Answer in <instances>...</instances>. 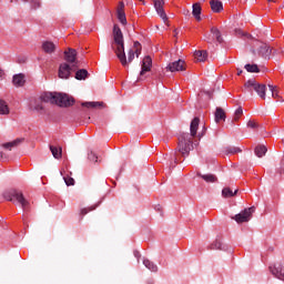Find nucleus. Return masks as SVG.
Returning <instances> with one entry per match:
<instances>
[{
  "instance_id": "1",
  "label": "nucleus",
  "mask_w": 284,
  "mask_h": 284,
  "mask_svg": "<svg viewBox=\"0 0 284 284\" xmlns=\"http://www.w3.org/2000/svg\"><path fill=\"white\" fill-rule=\"evenodd\" d=\"M113 40L116 44V48L114 49V44H112V48L123 68H128L129 63H132L134 61V50L130 49L128 52V57L125 55V44L123 41V32L121 31V28L118 27V24L113 26Z\"/></svg>"
},
{
  "instance_id": "2",
  "label": "nucleus",
  "mask_w": 284,
  "mask_h": 284,
  "mask_svg": "<svg viewBox=\"0 0 284 284\" xmlns=\"http://www.w3.org/2000/svg\"><path fill=\"white\" fill-rule=\"evenodd\" d=\"M199 123H201V120L199 118H194L190 125L191 133H182L179 136L178 150L182 156H190V152L193 148L192 139L196 136V132L199 131Z\"/></svg>"
},
{
  "instance_id": "3",
  "label": "nucleus",
  "mask_w": 284,
  "mask_h": 284,
  "mask_svg": "<svg viewBox=\"0 0 284 284\" xmlns=\"http://www.w3.org/2000/svg\"><path fill=\"white\" fill-rule=\"evenodd\" d=\"M42 103H51L52 105H59V108H70L74 105V98L59 92H43L40 95Z\"/></svg>"
},
{
  "instance_id": "4",
  "label": "nucleus",
  "mask_w": 284,
  "mask_h": 284,
  "mask_svg": "<svg viewBox=\"0 0 284 284\" xmlns=\"http://www.w3.org/2000/svg\"><path fill=\"white\" fill-rule=\"evenodd\" d=\"M2 196L6 201H13L16 199L24 213L30 212V201L26 200L22 192L16 189H9L2 193Z\"/></svg>"
},
{
  "instance_id": "5",
  "label": "nucleus",
  "mask_w": 284,
  "mask_h": 284,
  "mask_svg": "<svg viewBox=\"0 0 284 284\" xmlns=\"http://www.w3.org/2000/svg\"><path fill=\"white\" fill-rule=\"evenodd\" d=\"M256 212V207L251 206L244 209L241 213L235 214L232 219L237 223H248L252 220V214Z\"/></svg>"
},
{
  "instance_id": "6",
  "label": "nucleus",
  "mask_w": 284,
  "mask_h": 284,
  "mask_svg": "<svg viewBox=\"0 0 284 284\" xmlns=\"http://www.w3.org/2000/svg\"><path fill=\"white\" fill-rule=\"evenodd\" d=\"M77 70V67H70L68 62H63L59 65L58 77L59 79H70L72 72Z\"/></svg>"
},
{
  "instance_id": "7",
  "label": "nucleus",
  "mask_w": 284,
  "mask_h": 284,
  "mask_svg": "<svg viewBox=\"0 0 284 284\" xmlns=\"http://www.w3.org/2000/svg\"><path fill=\"white\" fill-rule=\"evenodd\" d=\"M153 6L160 19H162V21L166 23L168 14L165 13V9H163V6H165V0H153Z\"/></svg>"
},
{
  "instance_id": "8",
  "label": "nucleus",
  "mask_w": 284,
  "mask_h": 284,
  "mask_svg": "<svg viewBox=\"0 0 284 284\" xmlns=\"http://www.w3.org/2000/svg\"><path fill=\"white\" fill-rule=\"evenodd\" d=\"M64 61L71 64L72 68H79V61L77 60V50L69 48L68 51H64Z\"/></svg>"
},
{
  "instance_id": "9",
  "label": "nucleus",
  "mask_w": 284,
  "mask_h": 284,
  "mask_svg": "<svg viewBox=\"0 0 284 284\" xmlns=\"http://www.w3.org/2000/svg\"><path fill=\"white\" fill-rule=\"evenodd\" d=\"M166 68L170 72H184L185 61L180 59L178 61L169 63V65Z\"/></svg>"
},
{
  "instance_id": "10",
  "label": "nucleus",
  "mask_w": 284,
  "mask_h": 284,
  "mask_svg": "<svg viewBox=\"0 0 284 284\" xmlns=\"http://www.w3.org/2000/svg\"><path fill=\"white\" fill-rule=\"evenodd\" d=\"M270 270L275 278L284 281V264L271 266Z\"/></svg>"
},
{
  "instance_id": "11",
  "label": "nucleus",
  "mask_w": 284,
  "mask_h": 284,
  "mask_svg": "<svg viewBox=\"0 0 284 284\" xmlns=\"http://www.w3.org/2000/svg\"><path fill=\"white\" fill-rule=\"evenodd\" d=\"M152 70V58L146 55L142 61V69L140 71V77H143L145 72H150Z\"/></svg>"
},
{
  "instance_id": "12",
  "label": "nucleus",
  "mask_w": 284,
  "mask_h": 284,
  "mask_svg": "<svg viewBox=\"0 0 284 284\" xmlns=\"http://www.w3.org/2000/svg\"><path fill=\"white\" fill-rule=\"evenodd\" d=\"M42 50L45 54H54L57 52V44L52 41L42 42Z\"/></svg>"
},
{
  "instance_id": "13",
  "label": "nucleus",
  "mask_w": 284,
  "mask_h": 284,
  "mask_svg": "<svg viewBox=\"0 0 284 284\" xmlns=\"http://www.w3.org/2000/svg\"><path fill=\"white\" fill-rule=\"evenodd\" d=\"M12 83L16 88H23L26 85V75L23 73L13 75Z\"/></svg>"
},
{
  "instance_id": "14",
  "label": "nucleus",
  "mask_w": 284,
  "mask_h": 284,
  "mask_svg": "<svg viewBox=\"0 0 284 284\" xmlns=\"http://www.w3.org/2000/svg\"><path fill=\"white\" fill-rule=\"evenodd\" d=\"M260 57H263V59H270L272 54V49H270V45L262 43L258 49Z\"/></svg>"
},
{
  "instance_id": "15",
  "label": "nucleus",
  "mask_w": 284,
  "mask_h": 284,
  "mask_svg": "<svg viewBox=\"0 0 284 284\" xmlns=\"http://www.w3.org/2000/svg\"><path fill=\"white\" fill-rule=\"evenodd\" d=\"M212 12L219 13L223 12V2L220 0H211L210 1Z\"/></svg>"
},
{
  "instance_id": "16",
  "label": "nucleus",
  "mask_w": 284,
  "mask_h": 284,
  "mask_svg": "<svg viewBox=\"0 0 284 284\" xmlns=\"http://www.w3.org/2000/svg\"><path fill=\"white\" fill-rule=\"evenodd\" d=\"M201 12H202L201 3L199 2L193 3L192 14L196 21H201Z\"/></svg>"
},
{
  "instance_id": "17",
  "label": "nucleus",
  "mask_w": 284,
  "mask_h": 284,
  "mask_svg": "<svg viewBox=\"0 0 284 284\" xmlns=\"http://www.w3.org/2000/svg\"><path fill=\"white\" fill-rule=\"evenodd\" d=\"M24 139L23 138H18L13 140L12 142H7L3 144V148L6 150H12V148H18V145H21L23 143Z\"/></svg>"
},
{
  "instance_id": "18",
  "label": "nucleus",
  "mask_w": 284,
  "mask_h": 284,
  "mask_svg": "<svg viewBox=\"0 0 284 284\" xmlns=\"http://www.w3.org/2000/svg\"><path fill=\"white\" fill-rule=\"evenodd\" d=\"M215 123H221V121H225V110L223 108L217 106L215 110Z\"/></svg>"
},
{
  "instance_id": "19",
  "label": "nucleus",
  "mask_w": 284,
  "mask_h": 284,
  "mask_svg": "<svg viewBox=\"0 0 284 284\" xmlns=\"http://www.w3.org/2000/svg\"><path fill=\"white\" fill-rule=\"evenodd\" d=\"M50 152L53 159H61L63 156V149L61 146L50 145Z\"/></svg>"
},
{
  "instance_id": "20",
  "label": "nucleus",
  "mask_w": 284,
  "mask_h": 284,
  "mask_svg": "<svg viewBox=\"0 0 284 284\" xmlns=\"http://www.w3.org/2000/svg\"><path fill=\"white\" fill-rule=\"evenodd\" d=\"M7 114H10V106H8L6 100H0V115L7 116Z\"/></svg>"
},
{
  "instance_id": "21",
  "label": "nucleus",
  "mask_w": 284,
  "mask_h": 284,
  "mask_svg": "<svg viewBox=\"0 0 284 284\" xmlns=\"http://www.w3.org/2000/svg\"><path fill=\"white\" fill-rule=\"evenodd\" d=\"M197 176L203 179V181H205L206 183H216V181H219V179L214 174H201V173H197Z\"/></svg>"
},
{
  "instance_id": "22",
  "label": "nucleus",
  "mask_w": 284,
  "mask_h": 284,
  "mask_svg": "<svg viewBox=\"0 0 284 284\" xmlns=\"http://www.w3.org/2000/svg\"><path fill=\"white\" fill-rule=\"evenodd\" d=\"M254 152L258 156V159H263V156L267 154V146L260 144L255 148Z\"/></svg>"
},
{
  "instance_id": "23",
  "label": "nucleus",
  "mask_w": 284,
  "mask_h": 284,
  "mask_svg": "<svg viewBox=\"0 0 284 284\" xmlns=\"http://www.w3.org/2000/svg\"><path fill=\"white\" fill-rule=\"evenodd\" d=\"M31 110H36V112H40L41 114H43L45 108L43 106L40 98L39 100H34L33 105H31Z\"/></svg>"
},
{
  "instance_id": "24",
  "label": "nucleus",
  "mask_w": 284,
  "mask_h": 284,
  "mask_svg": "<svg viewBox=\"0 0 284 284\" xmlns=\"http://www.w3.org/2000/svg\"><path fill=\"white\" fill-rule=\"evenodd\" d=\"M143 265L150 270V272H159V266H156V264H154V262L145 258L143 260Z\"/></svg>"
},
{
  "instance_id": "25",
  "label": "nucleus",
  "mask_w": 284,
  "mask_h": 284,
  "mask_svg": "<svg viewBox=\"0 0 284 284\" xmlns=\"http://www.w3.org/2000/svg\"><path fill=\"white\" fill-rule=\"evenodd\" d=\"M237 192H239V190H235V192H233L232 189H230V187H224V189L222 190V196H223L224 199H232V196H236Z\"/></svg>"
},
{
  "instance_id": "26",
  "label": "nucleus",
  "mask_w": 284,
  "mask_h": 284,
  "mask_svg": "<svg viewBox=\"0 0 284 284\" xmlns=\"http://www.w3.org/2000/svg\"><path fill=\"white\" fill-rule=\"evenodd\" d=\"M88 70L85 69H80L75 72V79L78 81H84V79H88Z\"/></svg>"
},
{
  "instance_id": "27",
  "label": "nucleus",
  "mask_w": 284,
  "mask_h": 284,
  "mask_svg": "<svg viewBox=\"0 0 284 284\" xmlns=\"http://www.w3.org/2000/svg\"><path fill=\"white\" fill-rule=\"evenodd\" d=\"M254 90L256 91L261 99H265V91L267 90V87H265V84L257 83Z\"/></svg>"
},
{
  "instance_id": "28",
  "label": "nucleus",
  "mask_w": 284,
  "mask_h": 284,
  "mask_svg": "<svg viewBox=\"0 0 284 284\" xmlns=\"http://www.w3.org/2000/svg\"><path fill=\"white\" fill-rule=\"evenodd\" d=\"M194 57L196 61L204 62L207 59V51H195Z\"/></svg>"
},
{
  "instance_id": "29",
  "label": "nucleus",
  "mask_w": 284,
  "mask_h": 284,
  "mask_svg": "<svg viewBox=\"0 0 284 284\" xmlns=\"http://www.w3.org/2000/svg\"><path fill=\"white\" fill-rule=\"evenodd\" d=\"M82 108H105L103 102H82Z\"/></svg>"
},
{
  "instance_id": "30",
  "label": "nucleus",
  "mask_w": 284,
  "mask_h": 284,
  "mask_svg": "<svg viewBox=\"0 0 284 284\" xmlns=\"http://www.w3.org/2000/svg\"><path fill=\"white\" fill-rule=\"evenodd\" d=\"M118 21L122 23V26H128V18L125 17V11H116Z\"/></svg>"
},
{
  "instance_id": "31",
  "label": "nucleus",
  "mask_w": 284,
  "mask_h": 284,
  "mask_svg": "<svg viewBox=\"0 0 284 284\" xmlns=\"http://www.w3.org/2000/svg\"><path fill=\"white\" fill-rule=\"evenodd\" d=\"M211 32L213 33V37H215L217 43H221L223 41V37L221 36V31L216 27H212Z\"/></svg>"
},
{
  "instance_id": "32",
  "label": "nucleus",
  "mask_w": 284,
  "mask_h": 284,
  "mask_svg": "<svg viewBox=\"0 0 284 284\" xmlns=\"http://www.w3.org/2000/svg\"><path fill=\"white\" fill-rule=\"evenodd\" d=\"M257 84H258V83H256V80H247V81L245 82V84H244V88H245L246 90H248V92H252V88H253V90H255V88H256Z\"/></svg>"
},
{
  "instance_id": "33",
  "label": "nucleus",
  "mask_w": 284,
  "mask_h": 284,
  "mask_svg": "<svg viewBox=\"0 0 284 284\" xmlns=\"http://www.w3.org/2000/svg\"><path fill=\"white\" fill-rule=\"evenodd\" d=\"M98 207H99V203H98V204H93V205H91V206H89V207L82 209L81 212H80V214H81L82 216H85V214H88L89 212H94V210L98 209Z\"/></svg>"
},
{
  "instance_id": "34",
  "label": "nucleus",
  "mask_w": 284,
  "mask_h": 284,
  "mask_svg": "<svg viewBox=\"0 0 284 284\" xmlns=\"http://www.w3.org/2000/svg\"><path fill=\"white\" fill-rule=\"evenodd\" d=\"M226 154H239L240 152H243L241 148L239 146H229L225 149Z\"/></svg>"
},
{
  "instance_id": "35",
  "label": "nucleus",
  "mask_w": 284,
  "mask_h": 284,
  "mask_svg": "<svg viewBox=\"0 0 284 284\" xmlns=\"http://www.w3.org/2000/svg\"><path fill=\"white\" fill-rule=\"evenodd\" d=\"M244 68L246 72H261V70H258V65L256 64H245Z\"/></svg>"
},
{
  "instance_id": "36",
  "label": "nucleus",
  "mask_w": 284,
  "mask_h": 284,
  "mask_svg": "<svg viewBox=\"0 0 284 284\" xmlns=\"http://www.w3.org/2000/svg\"><path fill=\"white\" fill-rule=\"evenodd\" d=\"M241 116H243V108L239 106L234 112L233 121H239Z\"/></svg>"
},
{
  "instance_id": "37",
  "label": "nucleus",
  "mask_w": 284,
  "mask_h": 284,
  "mask_svg": "<svg viewBox=\"0 0 284 284\" xmlns=\"http://www.w3.org/2000/svg\"><path fill=\"white\" fill-rule=\"evenodd\" d=\"M221 241H215L210 245V250H223Z\"/></svg>"
},
{
  "instance_id": "38",
  "label": "nucleus",
  "mask_w": 284,
  "mask_h": 284,
  "mask_svg": "<svg viewBox=\"0 0 284 284\" xmlns=\"http://www.w3.org/2000/svg\"><path fill=\"white\" fill-rule=\"evenodd\" d=\"M29 3H31L32 10H38V8H41V0H30Z\"/></svg>"
},
{
  "instance_id": "39",
  "label": "nucleus",
  "mask_w": 284,
  "mask_h": 284,
  "mask_svg": "<svg viewBox=\"0 0 284 284\" xmlns=\"http://www.w3.org/2000/svg\"><path fill=\"white\" fill-rule=\"evenodd\" d=\"M246 125L251 130H258V123L254 120H250Z\"/></svg>"
},
{
  "instance_id": "40",
  "label": "nucleus",
  "mask_w": 284,
  "mask_h": 284,
  "mask_svg": "<svg viewBox=\"0 0 284 284\" xmlns=\"http://www.w3.org/2000/svg\"><path fill=\"white\" fill-rule=\"evenodd\" d=\"M268 89H270L271 92H272V97H273L274 99H277V97H278V91L276 90V87H275V85H272V84H268Z\"/></svg>"
},
{
  "instance_id": "41",
  "label": "nucleus",
  "mask_w": 284,
  "mask_h": 284,
  "mask_svg": "<svg viewBox=\"0 0 284 284\" xmlns=\"http://www.w3.org/2000/svg\"><path fill=\"white\" fill-rule=\"evenodd\" d=\"M88 159H89V161H93V163H97V161H99V156H97V154L94 152H90L88 154Z\"/></svg>"
},
{
  "instance_id": "42",
  "label": "nucleus",
  "mask_w": 284,
  "mask_h": 284,
  "mask_svg": "<svg viewBox=\"0 0 284 284\" xmlns=\"http://www.w3.org/2000/svg\"><path fill=\"white\" fill-rule=\"evenodd\" d=\"M65 185L70 186V185H74V180L70 176H64L63 178Z\"/></svg>"
},
{
  "instance_id": "43",
  "label": "nucleus",
  "mask_w": 284,
  "mask_h": 284,
  "mask_svg": "<svg viewBox=\"0 0 284 284\" xmlns=\"http://www.w3.org/2000/svg\"><path fill=\"white\" fill-rule=\"evenodd\" d=\"M125 3L123 1L119 2V7L116 9V12H125Z\"/></svg>"
},
{
  "instance_id": "44",
  "label": "nucleus",
  "mask_w": 284,
  "mask_h": 284,
  "mask_svg": "<svg viewBox=\"0 0 284 284\" xmlns=\"http://www.w3.org/2000/svg\"><path fill=\"white\" fill-rule=\"evenodd\" d=\"M133 52L136 58L141 57V48L135 49Z\"/></svg>"
},
{
  "instance_id": "45",
  "label": "nucleus",
  "mask_w": 284,
  "mask_h": 284,
  "mask_svg": "<svg viewBox=\"0 0 284 284\" xmlns=\"http://www.w3.org/2000/svg\"><path fill=\"white\" fill-rule=\"evenodd\" d=\"M133 255L135 256V258H138V261L139 258H141V253L139 251H134Z\"/></svg>"
},
{
  "instance_id": "46",
  "label": "nucleus",
  "mask_w": 284,
  "mask_h": 284,
  "mask_svg": "<svg viewBox=\"0 0 284 284\" xmlns=\"http://www.w3.org/2000/svg\"><path fill=\"white\" fill-rule=\"evenodd\" d=\"M183 14H184V17H190L191 12L189 9H184Z\"/></svg>"
},
{
  "instance_id": "47",
  "label": "nucleus",
  "mask_w": 284,
  "mask_h": 284,
  "mask_svg": "<svg viewBox=\"0 0 284 284\" xmlns=\"http://www.w3.org/2000/svg\"><path fill=\"white\" fill-rule=\"evenodd\" d=\"M133 47H134L135 49L141 48V42L135 41L134 44H133Z\"/></svg>"
},
{
  "instance_id": "48",
  "label": "nucleus",
  "mask_w": 284,
  "mask_h": 284,
  "mask_svg": "<svg viewBox=\"0 0 284 284\" xmlns=\"http://www.w3.org/2000/svg\"><path fill=\"white\" fill-rule=\"evenodd\" d=\"M280 172H281V173L284 172V162H282V164H281Z\"/></svg>"
},
{
  "instance_id": "49",
  "label": "nucleus",
  "mask_w": 284,
  "mask_h": 284,
  "mask_svg": "<svg viewBox=\"0 0 284 284\" xmlns=\"http://www.w3.org/2000/svg\"><path fill=\"white\" fill-rule=\"evenodd\" d=\"M241 74H243V70L237 69V77H241Z\"/></svg>"
},
{
  "instance_id": "50",
  "label": "nucleus",
  "mask_w": 284,
  "mask_h": 284,
  "mask_svg": "<svg viewBox=\"0 0 284 284\" xmlns=\"http://www.w3.org/2000/svg\"><path fill=\"white\" fill-rule=\"evenodd\" d=\"M204 135H205V129H204V132L199 133V139L203 138Z\"/></svg>"
},
{
  "instance_id": "51",
  "label": "nucleus",
  "mask_w": 284,
  "mask_h": 284,
  "mask_svg": "<svg viewBox=\"0 0 284 284\" xmlns=\"http://www.w3.org/2000/svg\"><path fill=\"white\" fill-rule=\"evenodd\" d=\"M1 77H3V70L2 69H0V79H1Z\"/></svg>"
},
{
  "instance_id": "52",
  "label": "nucleus",
  "mask_w": 284,
  "mask_h": 284,
  "mask_svg": "<svg viewBox=\"0 0 284 284\" xmlns=\"http://www.w3.org/2000/svg\"><path fill=\"white\" fill-rule=\"evenodd\" d=\"M268 2H271V3H276V0H268Z\"/></svg>"
},
{
  "instance_id": "53",
  "label": "nucleus",
  "mask_w": 284,
  "mask_h": 284,
  "mask_svg": "<svg viewBox=\"0 0 284 284\" xmlns=\"http://www.w3.org/2000/svg\"><path fill=\"white\" fill-rule=\"evenodd\" d=\"M0 159H3V152H0Z\"/></svg>"
},
{
  "instance_id": "54",
  "label": "nucleus",
  "mask_w": 284,
  "mask_h": 284,
  "mask_svg": "<svg viewBox=\"0 0 284 284\" xmlns=\"http://www.w3.org/2000/svg\"><path fill=\"white\" fill-rule=\"evenodd\" d=\"M174 32H175V37H176L179 34V31L174 30Z\"/></svg>"
},
{
  "instance_id": "55",
  "label": "nucleus",
  "mask_w": 284,
  "mask_h": 284,
  "mask_svg": "<svg viewBox=\"0 0 284 284\" xmlns=\"http://www.w3.org/2000/svg\"><path fill=\"white\" fill-rule=\"evenodd\" d=\"M139 1H142V2H143V4L145 6V0H139Z\"/></svg>"
},
{
  "instance_id": "56",
  "label": "nucleus",
  "mask_w": 284,
  "mask_h": 284,
  "mask_svg": "<svg viewBox=\"0 0 284 284\" xmlns=\"http://www.w3.org/2000/svg\"><path fill=\"white\" fill-rule=\"evenodd\" d=\"M280 101H281L282 103H284V99H281Z\"/></svg>"
},
{
  "instance_id": "57",
  "label": "nucleus",
  "mask_w": 284,
  "mask_h": 284,
  "mask_svg": "<svg viewBox=\"0 0 284 284\" xmlns=\"http://www.w3.org/2000/svg\"><path fill=\"white\" fill-rule=\"evenodd\" d=\"M174 163H176V159H175Z\"/></svg>"
}]
</instances>
